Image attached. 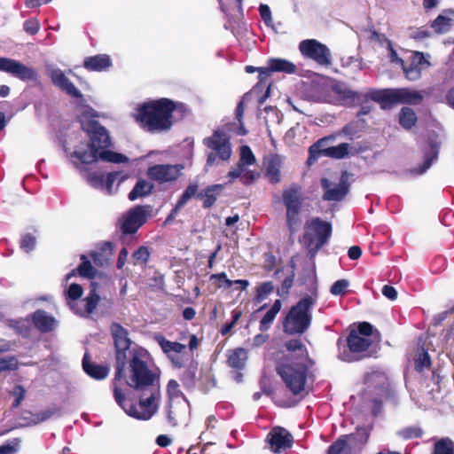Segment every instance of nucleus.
Listing matches in <instances>:
<instances>
[{"label":"nucleus","instance_id":"9","mask_svg":"<svg viewBox=\"0 0 454 454\" xmlns=\"http://www.w3.org/2000/svg\"><path fill=\"white\" fill-rule=\"evenodd\" d=\"M368 97L379 103L382 109H390L398 104L419 105L423 100L420 92L410 88L371 90Z\"/></svg>","mask_w":454,"mask_h":454},{"label":"nucleus","instance_id":"14","mask_svg":"<svg viewBox=\"0 0 454 454\" xmlns=\"http://www.w3.org/2000/svg\"><path fill=\"white\" fill-rule=\"evenodd\" d=\"M327 139V137H323L309 146L308 162L312 160H316L322 155L338 160L348 156L349 145L347 143H341L336 146L322 148V146L326 143Z\"/></svg>","mask_w":454,"mask_h":454},{"label":"nucleus","instance_id":"54","mask_svg":"<svg viewBox=\"0 0 454 454\" xmlns=\"http://www.w3.org/2000/svg\"><path fill=\"white\" fill-rule=\"evenodd\" d=\"M11 394L15 398L12 404V408L16 409L21 404L22 401L25 399L26 389L21 385H16L13 387Z\"/></svg>","mask_w":454,"mask_h":454},{"label":"nucleus","instance_id":"30","mask_svg":"<svg viewBox=\"0 0 454 454\" xmlns=\"http://www.w3.org/2000/svg\"><path fill=\"white\" fill-rule=\"evenodd\" d=\"M198 361L192 359L185 370L180 374V380L186 389H192L197 384Z\"/></svg>","mask_w":454,"mask_h":454},{"label":"nucleus","instance_id":"36","mask_svg":"<svg viewBox=\"0 0 454 454\" xmlns=\"http://www.w3.org/2000/svg\"><path fill=\"white\" fill-rule=\"evenodd\" d=\"M418 118L413 109L404 106L399 113V123L405 129H410L417 123Z\"/></svg>","mask_w":454,"mask_h":454},{"label":"nucleus","instance_id":"2","mask_svg":"<svg viewBox=\"0 0 454 454\" xmlns=\"http://www.w3.org/2000/svg\"><path fill=\"white\" fill-rule=\"evenodd\" d=\"M176 108V103L166 98L145 102L137 108L136 121L148 131L168 130Z\"/></svg>","mask_w":454,"mask_h":454},{"label":"nucleus","instance_id":"40","mask_svg":"<svg viewBox=\"0 0 454 454\" xmlns=\"http://www.w3.org/2000/svg\"><path fill=\"white\" fill-rule=\"evenodd\" d=\"M197 382L200 383L201 388L208 390L215 387V380L211 368H201Z\"/></svg>","mask_w":454,"mask_h":454},{"label":"nucleus","instance_id":"21","mask_svg":"<svg viewBox=\"0 0 454 454\" xmlns=\"http://www.w3.org/2000/svg\"><path fill=\"white\" fill-rule=\"evenodd\" d=\"M50 78L53 85L59 88L61 91L74 98L84 101L82 93L67 78L65 72L60 68L52 69L50 72Z\"/></svg>","mask_w":454,"mask_h":454},{"label":"nucleus","instance_id":"31","mask_svg":"<svg viewBox=\"0 0 454 454\" xmlns=\"http://www.w3.org/2000/svg\"><path fill=\"white\" fill-rule=\"evenodd\" d=\"M282 161L280 156L278 154L272 155L266 166L265 176L271 184H278L281 180L280 168Z\"/></svg>","mask_w":454,"mask_h":454},{"label":"nucleus","instance_id":"48","mask_svg":"<svg viewBox=\"0 0 454 454\" xmlns=\"http://www.w3.org/2000/svg\"><path fill=\"white\" fill-rule=\"evenodd\" d=\"M438 150L434 145L431 146V149L428 153L425 154L424 162L421 166H419L418 174H423L426 172L432 165L433 161L437 158Z\"/></svg>","mask_w":454,"mask_h":454},{"label":"nucleus","instance_id":"27","mask_svg":"<svg viewBox=\"0 0 454 454\" xmlns=\"http://www.w3.org/2000/svg\"><path fill=\"white\" fill-rule=\"evenodd\" d=\"M112 66V60L107 54H97L86 57L83 60V67L90 72H102Z\"/></svg>","mask_w":454,"mask_h":454},{"label":"nucleus","instance_id":"11","mask_svg":"<svg viewBox=\"0 0 454 454\" xmlns=\"http://www.w3.org/2000/svg\"><path fill=\"white\" fill-rule=\"evenodd\" d=\"M364 384L372 392L375 393V396L371 399V411L376 417L381 413L384 401L391 395L387 378L383 372L373 371L365 374Z\"/></svg>","mask_w":454,"mask_h":454},{"label":"nucleus","instance_id":"19","mask_svg":"<svg viewBox=\"0 0 454 454\" xmlns=\"http://www.w3.org/2000/svg\"><path fill=\"white\" fill-rule=\"evenodd\" d=\"M182 165L157 164L150 167L147 176L160 184L176 181L181 175Z\"/></svg>","mask_w":454,"mask_h":454},{"label":"nucleus","instance_id":"26","mask_svg":"<svg viewBox=\"0 0 454 454\" xmlns=\"http://www.w3.org/2000/svg\"><path fill=\"white\" fill-rule=\"evenodd\" d=\"M31 318L35 327L41 333H50L56 327V319L43 309L35 310Z\"/></svg>","mask_w":454,"mask_h":454},{"label":"nucleus","instance_id":"49","mask_svg":"<svg viewBox=\"0 0 454 454\" xmlns=\"http://www.w3.org/2000/svg\"><path fill=\"white\" fill-rule=\"evenodd\" d=\"M432 361L429 354L427 351L422 352L419 356L415 360V370L418 372H422L425 368H430Z\"/></svg>","mask_w":454,"mask_h":454},{"label":"nucleus","instance_id":"1","mask_svg":"<svg viewBox=\"0 0 454 454\" xmlns=\"http://www.w3.org/2000/svg\"><path fill=\"white\" fill-rule=\"evenodd\" d=\"M285 347L288 351H301V354L285 356L277 363L276 372L294 395L305 396L309 394V390L306 389L307 379L314 361L309 357L306 347L299 340H289Z\"/></svg>","mask_w":454,"mask_h":454},{"label":"nucleus","instance_id":"4","mask_svg":"<svg viewBox=\"0 0 454 454\" xmlns=\"http://www.w3.org/2000/svg\"><path fill=\"white\" fill-rule=\"evenodd\" d=\"M114 396L116 403L130 417L138 420H149L159 410L160 399V386L145 388L137 404L128 400L125 394L120 389L117 382L113 380Z\"/></svg>","mask_w":454,"mask_h":454},{"label":"nucleus","instance_id":"52","mask_svg":"<svg viewBox=\"0 0 454 454\" xmlns=\"http://www.w3.org/2000/svg\"><path fill=\"white\" fill-rule=\"evenodd\" d=\"M210 280H215V286L217 287V288H222L224 285V287L225 288H230L232 286V282L231 279H229L227 278V275L225 272H220V273H215V274H212L210 276Z\"/></svg>","mask_w":454,"mask_h":454},{"label":"nucleus","instance_id":"6","mask_svg":"<svg viewBox=\"0 0 454 454\" xmlns=\"http://www.w3.org/2000/svg\"><path fill=\"white\" fill-rule=\"evenodd\" d=\"M317 303V294L306 295L292 306L283 320V330L289 335H301L312 322V309Z\"/></svg>","mask_w":454,"mask_h":454},{"label":"nucleus","instance_id":"25","mask_svg":"<svg viewBox=\"0 0 454 454\" xmlns=\"http://www.w3.org/2000/svg\"><path fill=\"white\" fill-rule=\"evenodd\" d=\"M197 191H199V185L196 183H192L186 187L182 195L179 197L174 208L170 211L169 215L165 219L164 225L172 223V221L178 215L179 210L185 206L189 200L195 197Z\"/></svg>","mask_w":454,"mask_h":454},{"label":"nucleus","instance_id":"41","mask_svg":"<svg viewBox=\"0 0 454 454\" xmlns=\"http://www.w3.org/2000/svg\"><path fill=\"white\" fill-rule=\"evenodd\" d=\"M433 454H454V442L450 438H442L434 443Z\"/></svg>","mask_w":454,"mask_h":454},{"label":"nucleus","instance_id":"23","mask_svg":"<svg viewBox=\"0 0 454 454\" xmlns=\"http://www.w3.org/2000/svg\"><path fill=\"white\" fill-rule=\"evenodd\" d=\"M429 65L430 63L425 59L422 52L414 51L409 66H406V63H404V67H402V69L404 76L409 81H417L421 77L422 70Z\"/></svg>","mask_w":454,"mask_h":454},{"label":"nucleus","instance_id":"35","mask_svg":"<svg viewBox=\"0 0 454 454\" xmlns=\"http://www.w3.org/2000/svg\"><path fill=\"white\" fill-rule=\"evenodd\" d=\"M268 66L272 72L294 74L296 71L295 65L284 59H270L268 62Z\"/></svg>","mask_w":454,"mask_h":454},{"label":"nucleus","instance_id":"56","mask_svg":"<svg viewBox=\"0 0 454 454\" xmlns=\"http://www.w3.org/2000/svg\"><path fill=\"white\" fill-rule=\"evenodd\" d=\"M20 440L14 438L9 441L6 444L0 446V454H14L18 451Z\"/></svg>","mask_w":454,"mask_h":454},{"label":"nucleus","instance_id":"46","mask_svg":"<svg viewBox=\"0 0 454 454\" xmlns=\"http://www.w3.org/2000/svg\"><path fill=\"white\" fill-rule=\"evenodd\" d=\"M100 301L99 295L97 294L96 290H90L88 296L83 299L84 302V312L86 314H90L97 308L98 302Z\"/></svg>","mask_w":454,"mask_h":454},{"label":"nucleus","instance_id":"61","mask_svg":"<svg viewBox=\"0 0 454 454\" xmlns=\"http://www.w3.org/2000/svg\"><path fill=\"white\" fill-rule=\"evenodd\" d=\"M260 177V173L255 170L247 169L242 175L240 181L243 184L248 185L255 182Z\"/></svg>","mask_w":454,"mask_h":454},{"label":"nucleus","instance_id":"12","mask_svg":"<svg viewBox=\"0 0 454 454\" xmlns=\"http://www.w3.org/2000/svg\"><path fill=\"white\" fill-rule=\"evenodd\" d=\"M304 239L309 246H314L316 251L321 249L332 235V224L319 217L306 222Z\"/></svg>","mask_w":454,"mask_h":454},{"label":"nucleus","instance_id":"10","mask_svg":"<svg viewBox=\"0 0 454 454\" xmlns=\"http://www.w3.org/2000/svg\"><path fill=\"white\" fill-rule=\"evenodd\" d=\"M111 334L114 344L115 373L113 380L120 381L124 375L127 364V352L130 354L132 341L129 338V331L119 323H113L110 326Z\"/></svg>","mask_w":454,"mask_h":454},{"label":"nucleus","instance_id":"7","mask_svg":"<svg viewBox=\"0 0 454 454\" xmlns=\"http://www.w3.org/2000/svg\"><path fill=\"white\" fill-rule=\"evenodd\" d=\"M374 333L378 337L380 336V332L374 330L373 325L365 321L358 323L356 329H350L345 340L349 352L354 355L365 353L363 356H359L357 359L371 357L376 354L378 344L374 345L373 340L370 339Z\"/></svg>","mask_w":454,"mask_h":454},{"label":"nucleus","instance_id":"34","mask_svg":"<svg viewBox=\"0 0 454 454\" xmlns=\"http://www.w3.org/2000/svg\"><path fill=\"white\" fill-rule=\"evenodd\" d=\"M281 301L276 300L271 308L266 312V314L260 320L259 329L261 332H267L272 325L277 315L281 309Z\"/></svg>","mask_w":454,"mask_h":454},{"label":"nucleus","instance_id":"18","mask_svg":"<svg viewBox=\"0 0 454 454\" xmlns=\"http://www.w3.org/2000/svg\"><path fill=\"white\" fill-rule=\"evenodd\" d=\"M203 144L212 149L221 160H228L231 155L230 137L219 129L214 131L211 137H205Z\"/></svg>","mask_w":454,"mask_h":454},{"label":"nucleus","instance_id":"17","mask_svg":"<svg viewBox=\"0 0 454 454\" xmlns=\"http://www.w3.org/2000/svg\"><path fill=\"white\" fill-rule=\"evenodd\" d=\"M168 404L166 406L167 419L171 427H176L182 418V412L178 405L184 408L181 403H175L174 398L183 395L179 389V384L176 380H170L167 385Z\"/></svg>","mask_w":454,"mask_h":454},{"label":"nucleus","instance_id":"64","mask_svg":"<svg viewBox=\"0 0 454 454\" xmlns=\"http://www.w3.org/2000/svg\"><path fill=\"white\" fill-rule=\"evenodd\" d=\"M247 165L240 162V161H238V163L236 164L235 168H233L229 173H228V176H230L231 179H235V178H241L242 175L245 173V171L247 169Z\"/></svg>","mask_w":454,"mask_h":454},{"label":"nucleus","instance_id":"37","mask_svg":"<svg viewBox=\"0 0 454 454\" xmlns=\"http://www.w3.org/2000/svg\"><path fill=\"white\" fill-rule=\"evenodd\" d=\"M326 454H349L348 436L340 435L328 448Z\"/></svg>","mask_w":454,"mask_h":454},{"label":"nucleus","instance_id":"43","mask_svg":"<svg viewBox=\"0 0 454 454\" xmlns=\"http://www.w3.org/2000/svg\"><path fill=\"white\" fill-rule=\"evenodd\" d=\"M348 436V440L352 439L356 443L360 445H364L367 443L370 437V430L365 427H357L356 428V432L349 434H345Z\"/></svg>","mask_w":454,"mask_h":454},{"label":"nucleus","instance_id":"51","mask_svg":"<svg viewBox=\"0 0 454 454\" xmlns=\"http://www.w3.org/2000/svg\"><path fill=\"white\" fill-rule=\"evenodd\" d=\"M127 178L128 176L123 174L122 171L109 172L105 179L106 186L108 190H111L116 180H118L119 183H121Z\"/></svg>","mask_w":454,"mask_h":454},{"label":"nucleus","instance_id":"16","mask_svg":"<svg viewBox=\"0 0 454 454\" xmlns=\"http://www.w3.org/2000/svg\"><path fill=\"white\" fill-rule=\"evenodd\" d=\"M154 340L158 343L163 353L170 360L174 368L180 369L184 366V361L180 354L185 350V345L177 341L168 340L161 333L155 334Z\"/></svg>","mask_w":454,"mask_h":454},{"label":"nucleus","instance_id":"29","mask_svg":"<svg viewBox=\"0 0 454 454\" xmlns=\"http://www.w3.org/2000/svg\"><path fill=\"white\" fill-rule=\"evenodd\" d=\"M223 190V184H211L207 185L201 192H198L195 194L197 199L202 200V207L204 208H210L220 196Z\"/></svg>","mask_w":454,"mask_h":454},{"label":"nucleus","instance_id":"20","mask_svg":"<svg viewBox=\"0 0 454 454\" xmlns=\"http://www.w3.org/2000/svg\"><path fill=\"white\" fill-rule=\"evenodd\" d=\"M147 213L144 206H136L129 210L121 223L123 234H134L146 222Z\"/></svg>","mask_w":454,"mask_h":454},{"label":"nucleus","instance_id":"57","mask_svg":"<svg viewBox=\"0 0 454 454\" xmlns=\"http://www.w3.org/2000/svg\"><path fill=\"white\" fill-rule=\"evenodd\" d=\"M55 413V410L47 409L32 414V421L34 424H39L51 418Z\"/></svg>","mask_w":454,"mask_h":454},{"label":"nucleus","instance_id":"38","mask_svg":"<svg viewBox=\"0 0 454 454\" xmlns=\"http://www.w3.org/2000/svg\"><path fill=\"white\" fill-rule=\"evenodd\" d=\"M82 262L75 268V270L78 271L79 276L82 278H86L89 279H93L97 275V270L92 266L90 261L87 258L86 255H81Z\"/></svg>","mask_w":454,"mask_h":454},{"label":"nucleus","instance_id":"24","mask_svg":"<svg viewBox=\"0 0 454 454\" xmlns=\"http://www.w3.org/2000/svg\"><path fill=\"white\" fill-rule=\"evenodd\" d=\"M322 186L325 189L323 199L327 201H340L348 192L349 184L345 177H341L338 185L333 188H329V182L327 179H322Z\"/></svg>","mask_w":454,"mask_h":454},{"label":"nucleus","instance_id":"32","mask_svg":"<svg viewBox=\"0 0 454 454\" xmlns=\"http://www.w3.org/2000/svg\"><path fill=\"white\" fill-rule=\"evenodd\" d=\"M247 359V350L243 348H237L229 351L227 363L231 368L242 370Z\"/></svg>","mask_w":454,"mask_h":454},{"label":"nucleus","instance_id":"47","mask_svg":"<svg viewBox=\"0 0 454 454\" xmlns=\"http://www.w3.org/2000/svg\"><path fill=\"white\" fill-rule=\"evenodd\" d=\"M397 434L404 440L420 438L423 435V430L419 427H407L399 430Z\"/></svg>","mask_w":454,"mask_h":454},{"label":"nucleus","instance_id":"3","mask_svg":"<svg viewBox=\"0 0 454 454\" xmlns=\"http://www.w3.org/2000/svg\"><path fill=\"white\" fill-rule=\"evenodd\" d=\"M148 355L144 348H132L129 359L127 360V372L122 377H125L129 387L139 392L145 391V388L160 386V375L150 370L147 364Z\"/></svg>","mask_w":454,"mask_h":454},{"label":"nucleus","instance_id":"8","mask_svg":"<svg viewBox=\"0 0 454 454\" xmlns=\"http://www.w3.org/2000/svg\"><path fill=\"white\" fill-rule=\"evenodd\" d=\"M304 195L302 187L297 183H292L282 192V201L286 207V223L290 239L297 232L301 223L300 215L302 209Z\"/></svg>","mask_w":454,"mask_h":454},{"label":"nucleus","instance_id":"44","mask_svg":"<svg viewBox=\"0 0 454 454\" xmlns=\"http://www.w3.org/2000/svg\"><path fill=\"white\" fill-rule=\"evenodd\" d=\"M451 26V20L446 16L439 15L432 22L431 27L434 29L437 34L446 33Z\"/></svg>","mask_w":454,"mask_h":454},{"label":"nucleus","instance_id":"22","mask_svg":"<svg viewBox=\"0 0 454 454\" xmlns=\"http://www.w3.org/2000/svg\"><path fill=\"white\" fill-rule=\"evenodd\" d=\"M270 450L274 453H279L283 450L291 448L294 443L293 435L284 427H276L267 435Z\"/></svg>","mask_w":454,"mask_h":454},{"label":"nucleus","instance_id":"60","mask_svg":"<svg viewBox=\"0 0 454 454\" xmlns=\"http://www.w3.org/2000/svg\"><path fill=\"white\" fill-rule=\"evenodd\" d=\"M12 327L15 329L16 333L23 337H28L30 335L31 328L25 320L15 321Z\"/></svg>","mask_w":454,"mask_h":454},{"label":"nucleus","instance_id":"50","mask_svg":"<svg viewBox=\"0 0 454 454\" xmlns=\"http://www.w3.org/2000/svg\"><path fill=\"white\" fill-rule=\"evenodd\" d=\"M255 157L251 148L248 145H242L240 147L239 160V161L250 166L254 164Z\"/></svg>","mask_w":454,"mask_h":454},{"label":"nucleus","instance_id":"39","mask_svg":"<svg viewBox=\"0 0 454 454\" xmlns=\"http://www.w3.org/2000/svg\"><path fill=\"white\" fill-rule=\"evenodd\" d=\"M96 156L98 157V160L100 159L104 161L113 163H126L129 161V158L126 155L107 149L102 150Z\"/></svg>","mask_w":454,"mask_h":454},{"label":"nucleus","instance_id":"55","mask_svg":"<svg viewBox=\"0 0 454 454\" xmlns=\"http://www.w3.org/2000/svg\"><path fill=\"white\" fill-rule=\"evenodd\" d=\"M36 243V239L34 235L31 233H27L23 235L20 239V248L23 249L25 252L29 253L32 251Z\"/></svg>","mask_w":454,"mask_h":454},{"label":"nucleus","instance_id":"13","mask_svg":"<svg viewBox=\"0 0 454 454\" xmlns=\"http://www.w3.org/2000/svg\"><path fill=\"white\" fill-rule=\"evenodd\" d=\"M299 51L307 59L314 60L320 66L328 67L332 64L329 48L316 39H306L299 43Z\"/></svg>","mask_w":454,"mask_h":454},{"label":"nucleus","instance_id":"42","mask_svg":"<svg viewBox=\"0 0 454 454\" xmlns=\"http://www.w3.org/2000/svg\"><path fill=\"white\" fill-rule=\"evenodd\" d=\"M274 291V285L271 281L262 283L256 287L254 300L256 302H262Z\"/></svg>","mask_w":454,"mask_h":454},{"label":"nucleus","instance_id":"63","mask_svg":"<svg viewBox=\"0 0 454 454\" xmlns=\"http://www.w3.org/2000/svg\"><path fill=\"white\" fill-rule=\"evenodd\" d=\"M260 16L266 25H270L272 22V16L270 8L264 4H261L258 8Z\"/></svg>","mask_w":454,"mask_h":454},{"label":"nucleus","instance_id":"53","mask_svg":"<svg viewBox=\"0 0 454 454\" xmlns=\"http://www.w3.org/2000/svg\"><path fill=\"white\" fill-rule=\"evenodd\" d=\"M348 286V281L346 279H339L335 281L331 288L330 292L335 296H343L347 294V288Z\"/></svg>","mask_w":454,"mask_h":454},{"label":"nucleus","instance_id":"28","mask_svg":"<svg viewBox=\"0 0 454 454\" xmlns=\"http://www.w3.org/2000/svg\"><path fill=\"white\" fill-rule=\"evenodd\" d=\"M82 369L87 375L96 380H105L110 372L109 366L90 361L88 354H85L82 358Z\"/></svg>","mask_w":454,"mask_h":454},{"label":"nucleus","instance_id":"62","mask_svg":"<svg viewBox=\"0 0 454 454\" xmlns=\"http://www.w3.org/2000/svg\"><path fill=\"white\" fill-rule=\"evenodd\" d=\"M362 94L351 90H345L341 92L342 99L348 100L351 104L359 103L362 100Z\"/></svg>","mask_w":454,"mask_h":454},{"label":"nucleus","instance_id":"15","mask_svg":"<svg viewBox=\"0 0 454 454\" xmlns=\"http://www.w3.org/2000/svg\"><path fill=\"white\" fill-rule=\"evenodd\" d=\"M0 71L10 74L23 82L35 81L38 77L35 68L27 67L16 59L5 57H0Z\"/></svg>","mask_w":454,"mask_h":454},{"label":"nucleus","instance_id":"59","mask_svg":"<svg viewBox=\"0 0 454 454\" xmlns=\"http://www.w3.org/2000/svg\"><path fill=\"white\" fill-rule=\"evenodd\" d=\"M18 362L14 356L0 358V372L17 369Z\"/></svg>","mask_w":454,"mask_h":454},{"label":"nucleus","instance_id":"58","mask_svg":"<svg viewBox=\"0 0 454 454\" xmlns=\"http://www.w3.org/2000/svg\"><path fill=\"white\" fill-rule=\"evenodd\" d=\"M83 289L81 285L74 283L71 284L67 291V297L72 301H76L82 297Z\"/></svg>","mask_w":454,"mask_h":454},{"label":"nucleus","instance_id":"5","mask_svg":"<svg viewBox=\"0 0 454 454\" xmlns=\"http://www.w3.org/2000/svg\"><path fill=\"white\" fill-rule=\"evenodd\" d=\"M82 127L90 138L87 144L90 150H75L71 153V157L76 158L82 164H92L98 161L96 155L99 152L112 146L111 137L107 129L98 121L90 120L82 123Z\"/></svg>","mask_w":454,"mask_h":454},{"label":"nucleus","instance_id":"45","mask_svg":"<svg viewBox=\"0 0 454 454\" xmlns=\"http://www.w3.org/2000/svg\"><path fill=\"white\" fill-rule=\"evenodd\" d=\"M151 253L147 247L140 246L133 254L132 259L135 264L146 265L150 259Z\"/></svg>","mask_w":454,"mask_h":454},{"label":"nucleus","instance_id":"33","mask_svg":"<svg viewBox=\"0 0 454 454\" xmlns=\"http://www.w3.org/2000/svg\"><path fill=\"white\" fill-rule=\"evenodd\" d=\"M153 187L154 186L153 184L143 178H139L133 189L129 193V200L134 201L138 198L145 197L152 193Z\"/></svg>","mask_w":454,"mask_h":454}]
</instances>
